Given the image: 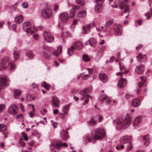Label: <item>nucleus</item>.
<instances>
[{"mask_svg": "<svg viewBox=\"0 0 152 152\" xmlns=\"http://www.w3.org/2000/svg\"><path fill=\"white\" fill-rule=\"evenodd\" d=\"M105 132L102 128L96 129L94 132V136L92 133L87 135L84 142H91L95 140L101 139L105 136Z\"/></svg>", "mask_w": 152, "mask_h": 152, "instance_id": "1", "label": "nucleus"}, {"mask_svg": "<svg viewBox=\"0 0 152 152\" xmlns=\"http://www.w3.org/2000/svg\"><path fill=\"white\" fill-rule=\"evenodd\" d=\"M128 0H115L116 3H118L120 4L119 6L120 9L121 10H124V12L125 13H129L130 11L129 6L126 3V2Z\"/></svg>", "mask_w": 152, "mask_h": 152, "instance_id": "2", "label": "nucleus"}, {"mask_svg": "<svg viewBox=\"0 0 152 152\" xmlns=\"http://www.w3.org/2000/svg\"><path fill=\"white\" fill-rule=\"evenodd\" d=\"M130 123V118H127L123 120H119L118 121L117 124L118 126L122 127L123 128L125 129L129 126Z\"/></svg>", "mask_w": 152, "mask_h": 152, "instance_id": "3", "label": "nucleus"}, {"mask_svg": "<svg viewBox=\"0 0 152 152\" xmlns=\"http://www.w3.org/2000/svg\"><path fill=\"white\" fill-rule=\"evenodd\" d=\"M41 14L43 18L46 19H48L52 16L53 14V12L50 8H46L42 10Z\"/></svg>", "mask_w": 152, "mask_h": 152, "instance_id": "4", "label": "nucleus"}, {"mask_svg": "<svg viewBox=\"0 0 152 152\" xmlns=\"http://www.w3.org/2000/svg\"><path fill=\"white\" fill-rule=\"evenodd\" d=\"M43 37L45 40L47 42H52L54 40L53 35L50 32L48 31H45L44 32Z\"/></svg>", "mask_w": 152, "mask_h": 152, "instance_id": "5", "label": "nucleus"}, {"mask_svg": "<svg viewBox=\"0 0 152 152\" xmlns=\"http://www.w3.org/2000/svg\"><path fill=\"white\" fill-rule=\"evenodd\" d=\"M123 74V72L121 73L120 72L116 73L117 74L121 76L117 84L119 88L124 87L126 84V80L122 77V75Z\"/></svg>", "mask_w": 152, "mask_h": 152, "instance_id": "6", "label": "nucleus"}, {"mask_svg": "<svg viewBox=\"0 0 152 152\" xmlns=\"http://www.w3.org/2000/svg\"><path fill=\"white\" fill-rule=\"evenodd\" d=\"M22 28L23 30L27 33L31 34L34 32L31 29V25L28 22L23 23L22 24Z\"/></svg>", "mask_w": 152, "mask_h": 152, "instance_id": "7", "label": "nucleus"}, {"mask_svg": "<svg viewBox=\"0 0 152 152\" xmlns=\"http://www.w3.org/2000/svg\"><path fill=\"white\" fill-rule=\"evenodd\" d=\"M42 51L44 58L47 59H50V56L49 54V47L45 45H43Z\"/></svg>", "mask_w": 152, "mask_h": 152, "instance_id": "8", "label": "nucleus"}, {"mask_svg": "<svg viewBox=\"0 0 152 152\" xmlns=\"http://www.w3.org/2000/svg\"><path fill=\"white\" fill-rule=\"evenodd\" d=\"M17 106L14 104H11L8 109V113L12 115H15L18 112Z\"/></svg>", "mask_w": 152, "mask_h": 152, "instance_id": "9", "label": "nucleus"}, {"mask_svg": "<svg viewBox=\"0 0 152 152\" xmlns=\"http://www.w3.org/2000/svg\"><path fill=\"white\" fill-rule=\"evenodd\" d=\"M9 60V58L7 57H6L2 59L1 64L2 69L5 70L8 68L10 63Z\"/></svg>", "mask_w": 152, "mask_h": 152, "instance_id": "10", "label": "nucleus"}, {"mask_svg": "<svg viewBox=\"0 0 152 152\" xmlns=\"http://www.w3.org/2000/svg\"><path fill=\"white\" fill-rule=\"evenodd\" d=\"M113 28L116 35L120 36L122 34V28L120 24H115L113 25Z\"/></svg>", "mask_w": 152, "mask_h": 152, "instance_id": "11", "label": "nucleus"}, {"mask_svg": "<svg viewBox=\"0 0 152 152\" xmlns=\"http://www.w3.org/2000/svg\"><path fill=\"white\" fill-rule=\"evenodd\" d=\"M89 91L90 88H87L80 92V94L82 96L81 98V100H83L84 99L89 97V95L87 93L89 92Z\"/></svg>", "mask_w": 152, "mask_h": 152, "instance_id": "12", "label": "nucleus"}, {"mask_svg": "<svg viewBox=\"0 0 152 152\" xmlns=\"http://www.w3.org/2000/svg\"><path fill=\"white\" fill-rule=\"evenodd\" d=\"M132 137L129 136H125L123 137L120 139V142L122 144H128L131 142Z\"/></svg>", "mask_w": 152, "mask_h": 152, "instance_id": "13", "label": "nucleus"}, {"mask_svg": "<svg viewBox=\"0 0 152 152\" xmlns=\"http://www.w3.org/2000/svg\"><path fill=\"white\" fill-rule=\"evenodd\" d=\"M69 18L68 14L66 12H63L60 13V19L63 22H66L67 21Z\"/></svg>", "mask_w": 152, "mask_h": 152, "instance_id": "14", "label": "nucleus"}, {"mask_svg": "<svg viewBox=\"0 0 152 152\" xmlns=\"http://www.w3.org/2000/svg\"><path fill=\"white\" fill-rule=\"evenodd\" d=\"M67 130V129L66 130L63 129L60 132V137L64 140H66L69 137Z\"/></svg>", "mask_w": 152, "mask_h": 152, "instance_id": "15", "label": "nucleus"}, {"mask_svg": "<svg viewBox=\"0 0 152 152\" xmlns=\"http://www.w3.org/2000/svg\"><path fill=\"white\" fill-rule=\"evenodd\" d=\"M52 104L53 106L56 107H59L60 103L59 99L56 96H53L52 100Z\"/></svg>", "mask_w": 152, "mask_h": 152, "instance_id": "16", "label": "nucleus"}, {"mask_svg": "<svg viewBox=\"0 0 152 152\" xmlns=\"http://www.w3.org/2000/svg\"><path fill=\"white\" fill-rule=\"evenodd\" d=\"M144 70V66L143 65H141L136 67L135 71L136 73L138 74H141L143 72Z\"/></svg>", "mask_w": 152, "mask_h": 152, "instance_id": "17", "label": "nucleus"}, {"mask_svg": "<svg viewBox=\"0 0 152 152\" xmlns=\"http://www.w3.org/2000/svg\"><path fill=\"white\" fill-rule=\"evenodd\" d=\"M137 59L138 61L142 62L143 61H145L147 59V56L144 55L142 56V53H140L137 56Z\"/></svg>", "mask_w": 152, "mask_h": 152, "instance_id": "18", "label": "nucleus"}, {"mask_svg": "<svg viewBox=\"0 0 152 152\" xmlns=\"http://www.w3.org/2000/svg\"><path fill=\"white\" fill-rule=\"evenodd\" d=\"M144 145L146 146H148L150 144V138L148 135H146L143 137Z\"/></svg>", "mask_w": 152, "mask_h": 152, "instance_id": "19", "label": "nucleus"}, {"mask_svg": "<svg viewBox=\"0 0 152 152\" xmlns=\"http://www.w3.org/2000/svg\"><path fill=\"white\" fill-rule=\"evenodd\" d=\"M23 20V17L22 15H18L15 18V21L17 24L21 23Z\"/></svg>", "mask_w": 152, "mask_h": 152, "instance_id": "20", "label": "nucleus"}, {"mask_svg": "<svg viewBox=\"0 0 152 152\" xmlns=\"http://www.w3.org/2000/svg\"><path fill=\"white\" fill-rule=\"evenodd\" d=\"M94 10L96 12L100 13L103 10V7L102 4H96Z\"/></svg>", "mask_w": 152, "mask_h": 152, "instance_id": "21", "label": "nucleus"}, {"mask_svg": "<svg viewBox=\"0 0 152 152\" xmlns=\"http://www.w3.org/2000/svg\"><path fill=\"white\" fill-rule=\"evenodd\" d=\"M99 78L101 81L103 83H105L107 80V77L104 74H100L99 75Z\"/></svg>", "mask_w": 152, "mask_h": 152, "instance_id": "22", "label": "nucleus"}, {"mask_svg": "<svg viewBox=\"0 0 152 152\" xmlns=\"http://www.w3.org/2000/svg\"><path fill=\"white\" fill-rule=\"evenodd\" d=\"M140 102L138 99H134L132 102V105L134 107H137L140 105Z\"/></svg>", "mask_w": 152, "mask_h": 152, "instance_id": "23", "label": "nucleus"}, {"mask_svg": "<svg viewBox=\"0 0 152 152\" xmlns=\"http://www.w3.org/2000/svg\"><path fill=\"white\" fill-rule=\"evenodd\" d=\"M142 120L141 117L140 116H139L136 117L133 123V126L134 127H136L138 126L141 122Z\"/></svg>", "mask_w": 152, "mask_h": 152, "instance_id": "24", "label": "nucleus"}, {"mask_svg": "<svg viewBox=\"0 0 152 152\" xmlns=\"http://www.w3.org/2000/svg\"><path fill=\"white\" fill-rule=\"evenodd\" d=\"M88 125L90 126H94L96 124V121L94 118H92L87 121Z\"/></svg>", "mask_w": 152, "mask_h": 152, "instance_id": "25", "label": "nucleus"}, {"mask_svg": "<svg viewBox=\"0 0 152 152\" xmlns=\"http://www.w3.org/2000/svg\"><path fill=\"white\" fill-rule=\"evenodd\" d=\"M91 24L88 25L87 26H84L83 27L82 32L85 34L88 33L90 31L91 26Z\"/></svg>", "mask_w": 152, "mask_h": 152, "instance_id": "26", "label": "nucleus"}, {"mask_svg": "<svg viewBox=\"0 0 152 152\" xmlns=\"http://www.w3.org/2000/svg\"><path fill=\"white\" fill-rule=\"evenodd\" d=\"M76 48L77 49H81L83 47V44L80 41L75 42L74 44Z\"/></svg>", "mask_w": 152, "mask_h": 152, "instance_id": "27", "label": "nucleus"}, {"mask_svg": "<svg viewBox=\"0 0 152 152\" xmlns=\"http://www.w3.org/2000/svg\"><path fill=\"white\" fill-rule=\"evenodd\" d=\"M96 43V41L95 39L93 38H90L88 41L86 42V45H94Z\"/></svg>", "mask_w": 152, "mask_h": 152, "instance_id": "28", "label": "nucleus"}, {"mask_svg": "<svg viewBox=\"0 0 152 152\" xmlns=\"http://www.w3.org/2000/svg\"><path fill=\"white\" fill-rule=\"evenodd\" d=\"M62 47L61 46H59L57 49V50L55 51L53 53V55L56 56H58L59 54L62 52Z\"/></svg>", "mask_w": 152, "mask_h": 152, "instance_id": "29", "label": "nucleus"}, {"mask_svg": "<svg viewBox=\"0 0 152 152\" xmlns=\"http://www.w3.org/2000/svg\"><path fill=\"white\" fill-rule=\"evenodd\" d=\"M101 99L102 100H104L108 104H110L111 102L110 99L106 95H103L102 96Z\"/></svg>", "mask_w": 152, "mask_h": 152, "instance_id": "30", "label": "nucleus"}, {"mask_svg": "<svg viewBox=\"0 0 152 152\" xmlns=\"http://www.w3.org/2000/svg\"><path fill=\"white\" fill-rule=\"evenodd\" d=\"M87 69L88 71L89 74L85 75L83 77V78L84 80L89 78L90 77L89 74L91 75L92 73V71L91 69L88 68Z\"/></svg>", "mask_w": 152, "mask_h": 152, "instance_id": "31", "label": "nucleus"}, {"mask_svg": "<svg viewBox=\"0 0 152 152\" xmlns=\"http://www.w3.org/2000/svg\"><path fill=\"white\" fill-rule=\"evenodd\" d=\"M68 145L66 142L62 143L61 142H59L57 143L56 145V146L58 148H60L61 147H66Z\"/></svg>", "mask_w": 152, "mask_h": 152, "instance_id": "32", "label": "nucleus"}, {"mask_svg": "<svg viewBox=\"0 0 152 152\" xmlns=\"http://www.w3.org/2000/svg\"><path fill=\"white\" fill-rule=\"evenodd\" d=\"M69 107V104L67 105L64 106L62 108L63 112L67 115Z\"/></svg>", "mask_w": 152, "mask_h": 152, "instance_id": "33", "label": "nucleus"}, {"mask_svg": "<svg viewBox=\"0 0 152 152\" xmlns=\"http://www.w3.org/2000/svg\"><path fill=\"white\" fill-rule=\"evenodd\" d=\"M13 55L14 60L16 61L19 58L20 56V53L18 51H15L14 52Z\"/></svg>", "mask_w": 152, "mask_h": 152, "instance_id": "34", "label": "nucleus"}, {"mask_svg": "<svg viewBox=\"0 0 152 152\" xmlns=\"http://www.w3.org/2000/svg\"><path fill=\"white\" fill-rule=\"evenodd\" d=\"M86 11H85L79 12L77 15V16L78 18L84 17L86 16Z\"/></svg>", "mask_w": 152, "mask_h": 152, "instance_id": "35", "label": "nucleus"}, {"mask_svg": "<svg viewBox=\"0 0 152 152\" xmlns=\"http://www.w3.org/2000/svg\"><path fill=\"white\" fill-rule=\"evenodd\" d=\"M74 48L73 46H71L68 50V53L69 56H72L74 53Z\"/></svg>", "mask_w": 152, "mask_h": 152, "instance_id": "36", "label": "nucleus"}, {"mask_svg": "<svg viewBox=\"0 0 152 152\" xmlns=\"http://www.w3.org/2000/svg\"><path fill=\"white\" fill-rule=\"evenodd\" d=\"M26 56L28 57L29 58H33L34 56V54L31 51L29 50L27 51L26 53Z\"/></svg>", "mask_w": 152, "mask_h": 152, "instance_id": "37", "label": "nucleus"}, {"mask_svg": "<svg viewBox=\"0 0 152 152\" xmlns=\"http://www.w3.org/2000/svg\"><path fill=\"white\" fill-rule=\"evenodd\" d=\"M113 20H110L106 22L104 25L105 28H107L109 27L113 24Z\"/></svg>", "mask_w": 152, "mask_h": 152, "instance_id": "38", "label": "nucleus"}, {"mask_svg": "<svg viewBox=\"0 0 152 152\" xmlns=\"http://www.w3.org/2000/svg\"><path fill=\"white\" fill-rule=\"evenodd\" d=\"M62 36L63 37H71L72 34L68 31L64 32L62 34Z\"/></svg>", "mask_w": 152, "mask_h": 152, "instance_id": "39", "label": "nucleus"}, {"mask_svg": "<svg viewBox=\"0 0 152 152\" xmlns=\"http://www.w3.org/2000/svg\"><path fill=\"white\" fill-rule=\"evenodd\" d=\"M21 92V91L19 89H16L14 91V97L17 98V96H20V95Z\"/></svg>", "mask_w": 152, "mask_h": 152, "instance_id": "40", "label": "nucleus"}, {"mask_svg": "<svg viewBox=\"0 0 152 152\" xmlns=\"http://www.w3.org/2000/svg\"><path fill=\"white\" fill-rule=\"evenodd\" d=\"M75 15V11L73 9L71 10L69 13V17L71 18H73Z\"/></svg>", "mask_w": 152, "mask_h": 152, "instance_id": "41", "label": "nucleus"}, {"mask_svg": "<svg viewBox=\"0 0 152 152\" xmlns=\"http://www.w3.org/2000/svg\"><path fill=\"white\" fill-rule=\"evenodd\" d=\"M7 129V127L6 125L3 124L0 125V130L1 132H3L5 131Z\"/></svg>", "mask_w": 152, "mask_h": 152, "instance_id": "42", "label": "nucleus"}, {"mask_svg": "<svg viewBox=\"0 0 152 152\" xmlns=\"http://www.w3.org/2000/svg\"><path fill=\"white\" fill-rule=\"evenodd\" d=\"M126 148L127 149V151H130L132 150V146L131 142L127 144Z\"/></svg>", "mask_w": 152, "mask_h": 152, "instance_id": "43", "label": "nucleus"}, {"mask_svg": "<svg viewBox=\"0 0 152 152\" xmlns=\"http://www.w3.org/2000/svg\"><path fill=\"white\" fill-rule=\"evenodd\" d=\"M77 4L80 5H83L86 3L85 0H76Z\"/></svg>", "mask_w": 152, "mask_h": 152, "instance_id": "44", "label": "nucleus"}, {"mask_svg": "<svg viewBox=\"0 0 152 152\" xmlns=\"http://www.w3.org/2000/svg\"><path fill=\"white\" fill-rule=\"evenodd\" d=\"M83 59L84 61L86 62L88 61H89V58L88 56L86 54L83 55Z\"/></svg>", "mask_w": 152, "mask_h": 152, "instance_id": "45", "label": "nucleus"}, {"mask_svg": "<svg viewBox=\"0 0 152 152\" xmlns=\"http://www.w3.org/2000/svg\"><path fill=\"white\" fill-rule=\"evenodd\" d=\"M67 115V114L64 112L63 113H58L59 116L62 119H64Z\"/></svg>", "mask_w": 152, "mask_h": 152, "instance_id": "46", "label": "nucleus"}, {"mask_svg": "<svg viewBox=\"0 0 152 152\" xmlns=\"http://www.w3.org/2000/svg\"><path fill=\"white\" fill-rule=\"evenodd\" d=\"M119 64L120 71H122L123 70H124L125 67L124 64L121 62H120Z\"/></svg>", "mask_w": 152, "mask_h": 152, "instance_id": "47", "label": "nucleus"}, {"mask_svg": "<svg viewBox=\"0 0 152 152\" xmlns=\"http://www.w3.org/2000/svg\"><path fill=\"white\" fill-rule=\"evenodd\" d=\"M15 68L16 66L13 63H11L10 68V70L13 71L15 70Z\"/></svg>", "mask_w": 152, "mask_h": 152, "instance_id": "48", "label": "nucleus"}, {"mask_svg": "<svg viewBox=\"0 0 152 152\" xmlns=\"http://www.w3.org/2000/svg\"><path fill=\"white\" fill-rule=\"evenodd\" d=\"M146 16L147 17V19H149L150 17L152 15V10H151V12L147 13L145 14Z\"/></svg>", "mask_w": 152, "mask_h": 152, "instance_id": "49", "label": "nucleus"}, {"mask_svg": "<svg viewBox=\"0 0 152 152\" xmlns=\"http://www.w3.org/2000/svg\"><path fill=\"white\" fill-rule=\"evenodd\" d=\"M19 142L20 145L22 147H24L25 146V142L23 141V140L22 138H20L19 141Z\"/></svg>", "mask_w": 152, "mask_h": 152, "instance_id": "50", "label": "nucleus"}, {"mask_svg": "<svg viewBox=\"0 0 152 152\" xmlns=\"http://www.w3.org/2000/svg\"><path fill=\"white\" fill-rule=\"evenodd\" d=\"M42 86L44 87L45 89H47V90H48V87L49 86L45 82V81H44L42 83Z\"/></svg>", "mask_w": 152, "mask_h": 152, "instance_id": "51", "label": "nucleus"}, {"mask_svg": "<svg viewBox=\"0 0 152 152\" xmlns=\"http://www.w3.org/2000/svg\"><path fill=\"white\" fill-rule=\"evenodd\" d=\"M72 9H73L75 11L76 10H77L79 9L80 7L78 5H72Z\"/></svg>", "mask_w": 152, "mask_h": 152, "instance_id": "52", "label": "nucleus"}, {"mask_svg": "<svg viewBox=\"0 0 152 152\" xmlns=\"http://www.w3.org/2000/svg\"><path fill=\"white\" fill-rule=\"evenodd\" d=\"M5 108V106L4 104H0V111L1 112L4 110Z\"/></svg>", "mask_w": 152, "mask_h": 152, "instance_id": "53", "label": "nucleus"}, {"mask_svg": "<svg viewBox=\"0 0 152 152\" xmlns=\"http://www.w3.org/2000/svg\"><path fill=\"white\" fill-rule=\"evenodd\" d=\"M21 134L23 136L24 139L26 141H27L28 140V136L26 135L25 133L24 132H22Z\"/></svg>", "mask_w": 152, "mask_h": 152, "instance_id": "54", "label": "nucleus"}, {"mask_svg": "<svg viewBox=\"0 0 152 152\" xmlns=\"http://www.w3.org/2000/svg\"><path fill=\"white\" fill-rule=\"evenodd\" d=\"M22 5L23 8H26L28 7V4L27 2H24L22 3Z\"/></svg>", "mask_w": 152, "mask_h": 152, "instance_id": "55", "label": "nucleus"}, {"mask_svg": "<svg viewBox=\"0 0 152 152\" xmlns=\"http://www.w3.org/2000/svg\"><path fill=\"white\" fill-rule=\"evenodd\" d=\"M104 0H96V4H102Z\"/></svg>", "mask_w": 152, "mask_h": 152, "instance_id": "56", "label": "nucleus"}, {"mask_svg": "<svg viewBox=\"0 0 152 152\" xmlns=\"http://www.w3.org/2000/svg\"><path fill=\"white\" fill-rule=\"evenodd\" d=\"M34 111H33L32 110V111H30L29 113L30 116L31 118H32L34 116Z\"/></svg>", "mask_w": 152, "mask_h": 152, "instance_id": "57", "label": "nucleus"}, {"mask_svg": "<svg viewBox=\"0 0 152 152\" xmlns=\"http://www.w3.org/2000/svg\"><path fill=\"white\" fill-rule=\"evenodd\" d=\"M103 120V117L101 115H99L98 118V121L99 122H101Z\"/></svg>", "mask_w": 152, "mask_h": 152, "instance_id": "58", "label": "nucleus"}, {"mask_svg": "<svg viewBox=\"0 0 152 152\" xmlns=\"http://www.w3.org/2000/svg\"><path fill=\"white\" fill-rule=\"evenodd\" d=\"M46 112L47 110L45 108H43V111H41V113L42 115H43Z\"/></svg>", "mask_w": 152, "mask_h": 152, "instance_id": "59", "label": "nucleus"}, {"mask_svg": "<svg viewBox=\"0 0 152 152\" xmlns=\"http://www.w3.org/2000/svg\"><path fill=\"white\" fill-rule=\"evenodd\" d=\"M59 8V7L58 5L57 4H56L54 6V10L55 11H57L58 10V8Z\"/></svg>", "mask_w": 152, "mask_h": 152, "instance_id": "60", "label": "nucleus"}, {"mask_svg": "<svg viewBox=\"0 0 152 152\" xmlns=\"http://www.w3.org/2000/svg\"><path fill=\"white\" fill-rule=\"evenodd\" d=\"M142 82L144 83L145 81L146 77L145 76H142L141 77Z\"/></svg>", "mask_w": 152, "mask_h": 152, "instance_id": "61", "label": "nucleus"}, {"mask_svg": "<svg viewBox=\"0 0 152 152\" xmlns=\"http://www.w3.org/2000/svg\"><path fill=\"white\" fill-rule=\"evenodd\" d=\"M23 117V114H20L16 116V118L17 119L20 118H22Z\"/></svg>", "mask_w": 152, "mask_h": 152, "instance_id": "62", "label": "nucleus"}, {"mask_svg": "<svg viewBox=\"0 0 152 152\" xmlns=\"http://www.w3.org/2000/svg\"><path fill=\"white\" fill-rule=\"evenodd\" d=\"M31 95H28L26 97V99L28 101H30L31 100Z\"/></svg>", "mask_w": 152, "mask_h": 152, "instance_id": "63", "label": "nucleus"}, {"mask_svg": "<svg viewBox=\"0 0 152 152\" xmlns=\"http://www.w3.org/2000/svg\"><path fill=\"white\" fill-rule=\"evenodd\" d=\"M89 102V100L88 99H86L84 100V103L83 104V105H85L87 104Z\"/></svg>", "mask_w": 152, "mask_h": 152, "instance_id": "64", "label": "nucleus"}]
</instances>
